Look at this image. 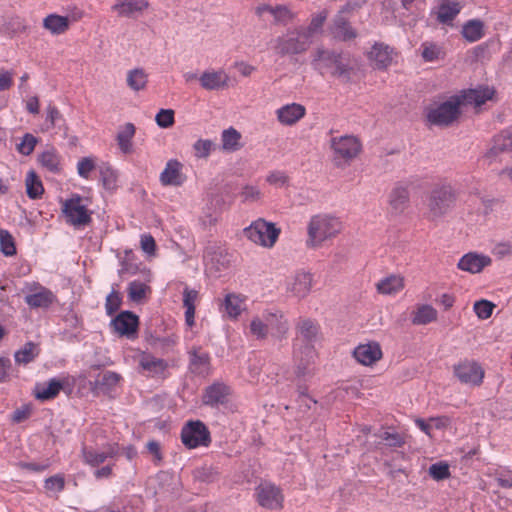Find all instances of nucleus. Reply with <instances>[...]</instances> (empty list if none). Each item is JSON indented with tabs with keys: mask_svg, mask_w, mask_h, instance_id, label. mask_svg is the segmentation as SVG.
Wrapping results in <instances>:
<instances>
[{
	"mask_svg": "<svg viewBox=\"0 0 512 512\" xmlns=\"http://www.w3.org/2000/svg\"><path fill=\"white\" fill-rule=\"evenodd\" d=\"M319 340V327L311 319H301L296 327L294 339V359L297 363L296 374L305 376L310 372V365L313 362L316 351L315 343Z\"/></svg>",
	"mask_w": 512,
	"mask_h": 512,
	"instance_id": "obj_1",
	"label": "nucleus"
},
{
	"mask_svg": "<svg viewBox=\"0 0 512 512\" xmlns=\"http://www.w3.org/2000/svg\"><path fill=\"white\" fill-rule=\"evenodd\" d=\"M343 224L340 218L330 213L313 215L307 224L306 244L310 248H320L323 243L341 233Z\"/></svg>",
	"mask_w": 512,
	"mask_h": 512,
	"instance_id": "obj_2",
	"label": "nucleus"
},
{
	"mask_svg": "<svg viewBox=\"0 0 512 512\" xmlns=\"http://www.w3.org/2000/svg\"><path fill=\"white\" fill-rule=\"evenodd\" d=\"M289 330V323L283 313L277 309L265 310L255 315L250 322V333L257 339H265L269 335L282 339Z\"/></svg>",
	"mask_w": 512,
	"mask_h": 512,
	"instance_id": "obj_3",
	"label": "nucleus"
},
{
	"mask_svg": "<svg viewBox=\"0 0 512 512\" xmlns=\"http://www.w3.org/2000/svg\"><path fill=\"white\" fill-rule=\"evenodd\" d=\"M89 198L82 197L79 194H72L70 198L62 202V213L66 222L73 226H83L91 221V211L89 210Z\"/></svg>",
	"mask_w": 512,
	"mask_h": 512,
	"instance_id": "obj_4",
	"label": "nucleus"
},
{
	"mask_svg": "<svg viewBox=\"0 0 512 512\" xmlns=\"http://www.w3.org/2000/svg\"><path fill=\"white\" fill-rule=\"evenodd\" d=\"M244 236L256 245L271 248L276 243L280 229L274 223L257 219L243 231Z\"/></svg>",
	"mask_w": 512,
	"mask_h": 512,
	"instance_id": "obj_5",
	"label": "nucleus"
},
{
	"mask_svg": "<svg viewBox=\"0 0 512 512\" xmlns=\"http://www.w3.org/2000/svg\"><path fill=\"white\" fill-rule=\"evenodd\" d=\"M304 28L289 30L277 39L276 50L281 55H295L305 52L312 43Z\"/></svg>",
	"mask_w": 512,
	"mask_h": 512,
	"instance_id": "obj_6",
	"label": "nucleus"
},
{
	"mask_svg": "<svg viewBox=\"0 0 512 512\" xmlns=\"http://www.w3.org/2000/svg\"><path fill=\"white\" fill-rule=\"evenodd\" d=\"M460 102L457 96L449 98L447 101L431 107L427 111L429 123L437 126H447L457 119L460 113Z\"/></svg>",
	"mask_w": 512,
	"mask_h": 512,
	"instance_id": "obj_7",
	"label": "nucleus"
},
{
	"mask_svg": "<svg viewBox=\"0 0 512 512\" xmlns=\"http://www.w3.org/2000/svg\"><path fill=\"white\" fill-rule=\"evenodd\" d=\"M83 17V11L74 9L69 15H59L50 13L42 20L43 28L52 36H59L66 33L71 23L80 20Z\"/></svg>",
	"mask_w": 512,
	"mask_h": 512,
	"instance_id": "obj_8",
	"label": "nucleus"
},
{
	"mask_svg": "<svg viewBox=\"0 0 512 512\" xmlns=\"http://www.w3.org/2000/svg\"><path fill=\"white\" fill-rule=\"evenodd\" d=\"M181 439L187 448L194 449L200 446H208L210 433L201 421H190L182 428Z\"/></svg>",
	"mask_w": 512,
	"mask_h": 512,
	"instance_id": "obj_9",
	"label": "nucleus"
},
{
	"mask_svg": "<svg viewBox=\"0 0 512 512\" xmlns=\"http://www.w3.org/2000/svg\"><path fill=\"white\" fill-rule=\"evenodd\" d=\"M454 193L450 186L443 185L435 188L429 200V213L433 219L442 217L453 206Z\"/></svg>",
	"mask_w": 512,
	"mask_h": 512,
	"instance_id": "obj_10",
	"label": "nucleus"
},
{
	"mask_svg": "<svg viewBox=\"0 0 512 512\" xmlns=\"http://www.w3.org/2000/svg\"><path fill=\"white\" fill-rule=\"evenodd\" d=\"M258 504L266 509H279L283 504V494L281 490L271 482H261L255 490Z\"/></svg>",
	"mask_w": 512,
	"mask_h": 512,
	"instance_id": "obj_11",
	"label": "nucleus"
},
{
	"mask_svg": "<svg viewBox=\"0 0 512 512\" xmlns=\"http://www.w3.org/2000/svg\"><path fill=\"white\" fill-rule=\"evenodd\" d=\"M454 373L459 381L470 386H479L483 382L484 370L475 361H463L454 367Z\"/></svg>",
	"mask_w": 512,
	"mask_h": 512,
	"instance_id": "obj_12",
	"label": "nucleus"
},
{
	"mask_svg": "<svg viewBox=\"0 0 512 512\" xmlns=\"http://www.w3.org/2000/svg\"><path fill=\"white\" fill-rule=\"evenodd\" d=\"M230 77L224 69H205L199 75V84L204 90L219 91L229 86Z\"/></svg>",
	"mask_w": 512,
	"mask_h": 512,
	"instance_id": "obj_13",
	"label": "nucleus"
},
{
	"mask_svg": "<svg viewBox=\"0 0 512 512\" xmlns=\"http://www.w3.org/2000/svg\"><path fill=\"white\" fill-rule=\"evenodd\" d=\"M331 147L336 157L345 160H350L356 157L361 150V144L359 140L356 137L350 135L332 138Z\"/></svg>",
	"mask_w": 512,
	"mask_h": 512,
	"instance_id": "obj_14",
	"label": "nucleus"
},
{
	"mask_svg": "<svg viewBox=\"0 0 512 512\" xmlns=\"http://www.w3.org/2000/svg\"><path fill=\"white\" fill-rule=\"evenodd\" d=\"M138 317L130 311H123L112 321L111 326L116 334L133 338L137 333Z\"/></svg>",
	"mask_w": 512,
	"mask_h": 512,
	"instance_id": "obj_15",
	"label": "nucleus"
},
{
	"mask_svg": "<svg viewBox=\"0 0 512 512\" xmlns=\"http://www.w3.org/2000/svg\"><path fill=\"white\" fill-rule=\"evenodd\" d=\"M277 121L283 126H293L306 115V108L300 103H288L275 111Z\"/></svg>",
	"mask_w": 512,
	"mask_h": 512,
	"instance_id": "obj_16",
	"label": "nucleus"
},
{
	"mask_svg": "<svg viewBox=\"0 0 512 512\" xmlns=\"http://www.w3.org/2000/svg\"><path fill=\"white\" fill-rule=\"evenodd\" d=\"M382 349L378 342L359 344L353 351L355 360L364 366H371L382 358Z\"/></svg>",
	"mask_w": 512,
	"mask_h": 512,
	"instance_id": "obj_17",
	"label": "nucleus"
},
{
	"mask_svg": "<svg viewBox=\"0 0 512 512\" xmlns=\"http://www.w3.org/2000/svg\"><path fill=\"white\" fill-rule=\"evenodd\" d=\"M29 290L33 293L25 296V302L31 308H48L56 300L52 291L37 283L31 284Z\"/></svg>",
	"mask_w": 512,
	"mask_h": 512,
	"instance_id": "obj_18",
	"label": "nucleus"
},
{
	"mask_svg": "<svg viewBox=\"0 0 512 512\" xmlns=\"http://www.w3.org/2000/svg\"><path fill=\"white\" fill-rule=\"evenodd\" d=\"M312 287V275L309 272L298 271L286 281V289L298 298L306 297Z\"/></svg>",
	"mask_w": 512,
	"mask_h": 512,
	"instance_id": "obj_19",
	"label": "nucleus"
},
{
	"mask_svg": "<svg viewBox=\"0 0 512 512\" xmlns=\"http://www.w3.org/2000/svg\"><path fill=\"white\" fill-rule=\"evenodd\" d=\"M185 180L183 164L177 159L168 160L159 176V181L163 186H181Z\"/></svg>",
	"mask_w": 512,
	"mask_h": 512,
	"instance_id": "obj_20",
	"label": "nucleus"
},
{
	"mask_svg": "<svg viewBox=\"0 0 512 512\" xmlns=\"http://www.w3.org/2000/svg\"><path fill=\"white\" fill-rule=\"evenodd\" d=\"M118 451L117 444H108L100 450L83 447L82 456L86 464L95 467L104 463L107 459L115 457L118 454Z\"/></svg>",
	"mask_w": 512,
	"mask_h": 512,
	"instance_id": "obj_21",
	"label": "nucleus"
},
{
	"mask_svg": "<svg viewBox=\"0 0 512 512\" xmlns=\"http://www.w3.org/2000/svg\"><path fill=\"white\" fill-rule=\"evenodd\" d=\"M491 264V258L484 254H478L474 252H469L463 255L457 266L460 270L477 274L480 273L485 267Z\"/></svg>",
	"mask_w": 512,
	"mask_h": 512,
	"instance_id": "obj_22",
	"label": "nucleus"
},
{
	"mask_svg": "<svg viewBox=\"0 0 512 512\" xmlns=\"http://www.w3.org/2000/svg\"><path fill=\"white\" fill-rule=\"evenodd\" d=\"M389 213L394 216L403 214L409 207V191L404 185H396L389 194Z\"/></svg>",
	"mask_w": 512,
	"mask_h": 512,
	"instance_id": "obj_23",
	"label": "nucleus"
},
{
	"mask_svg": "<svg viewBox=\"0 0 512 512\" xmlns=\"http://www.w3.org/2000/svg\"><path fill=\"white\" fill-rule=\"evenodd\" d=\"M149 6L147 0H115L112 10L120 17L133 18Z\"/></svg>",
	"mask_w": 512,
	"mask_h": 512,
	"instance_id": "obj_24",
	"label": "nucleus"
},
{
	"mask_svg": "<svg viewBox=\"0 0 512 512\" xmlns=\"http://www.w3.org/2000/svg\"><path fill=\"white\" fill-rule=\"evenodd\" d=\"M493 93L494 91L489 87H480L478 89L463 91L460 95L456 96L461 106L471 105L474 107H480L487 100L492 98Z\"/></svg>",
	"mask_w": 512,
	"mask_h": 512,
	"instance_id": "obj_25",
	"label": "nucleus"
},
{
	"mask_svg": "<svg viewBox=\"0 0 512 512\" xmlns=\"http://www.w3.org/2000/svg\"><path fill=\"white\" fill-rule=\"evenodd\" d=\"M245 297L236 293L225 295L221 303V311L230 320H236L245 310Z\"/></svg>",
	"mask_w": 512,
	"mask_h": 512,
	"instance_id": "obj_26",
	"label": "nucleus"
},
{
	"mask_svg": "<svg viewBox=\"0 0 512 512\" xmlns=\"http://www.w3.org/2000/svg\"><path fill=\"white\" fill-rule=\"evenodd\" d=\"M376 290L385 296H394L404 289L405 279L400 274H390L376 283Z\"/></svg>",
	"mask_w": 512,
	"mask_h": 512,
	"instance_id": "obj_27",
	"label": "nucleus"
},
{
	"mask_svg": "<svg viewBox=\"0 0 512 512\" xmlns=\"http://www.w3.org/2000/svg\"><path fill=\"white\" fill-rule=\"evenodd\" d=\"M136 133V127L133 123H125L118 128L116 141L118 148L122 154L128 155L133 153V138Z\"/></svg>",
	"mask_w": 512,
	"mask_h": 512,
	"instance_id": "obj_28",
	"label": "nucleus"
},
{
	"mask_svg": "<svg viewBox=\"0 0 512 512\" xmlns=\"http://www.w3.org/2000/svg\"><path fill=\"white\" fill-rule=\"evenodd\" d=\"M63 381L52 378L47 382L37 383L34 387V395L36 399L47 401L55 398L63 388Z\"/></svg>",
	"mask_w": 512,
	"mask_h": 512,
	"instance_id": "obj_29",
	"label": "nucleus"
},
{
	"mask_svg": "<svg viewBox=\"0 0 512 512\" xmlns=\"http://www.w3.org/2000/svg\"><path fill=\"white\" fill-rule=\"evenodd\" d=\"M394 51L382 43L375 44L369 52V59L378 69L387 68L393 61Z\"/></svg>",
	"mask_w": 512,
	"mask_h": 512,
	"instance_id": "obj_30",
	"label": "nucleus"
},
{
	"mask_svg": "<svg viewBox=\"0 0 512 512\" xmlns=\"http://www.w3.org/2000/svg\"><path fill=\"white\" fill-rule=\"evenodd\" d=\"M462 4L455 0H445L440 3L437 10V20L441 24L450 25L462 9Z\"/></svg>",
	"mask_w": 512,
	"mask_h": 512,
	"instance_id": "obj_31",
	"label": "nucleus"
},
{
	"mask_svg": "<svg viewBox=\"0 0 512 512\" xmlns=\"http://www.w3.org/2000/svg\"><path fill=\"white\" fill-rule=\"evenodd\" d=\"M199 298V292L186 286L183 290V307L185 308V323L188 327L195 324L196 302Z\"/></svg>",
	"mask_w": 512,
	"mask_h": 512,
	"instance_id": "obj_32",
	"label": "nucleus"
},
{
	"mask_svg": "<svg viewBox=\"0 0 512 512\" xmlns=\"http://www.w3.org/2000/svg\"><path fill=\"white\" fill-rule=\"evenodd\" d=\"M230 394V388L223 383H214L206 389L204 394V403L211 406H217L223 404L228 395Z\"/></svg>",
	"mask_w": 512,
	"mask_h": 512,
	"instance_id": "obj_33",
	"label": "nucleus"
},
{
	"mask_svg": "<svg viewBox=\"0 0 512 512\" xmlns=\"http://www.w3.org/2000/svg\"><path fill=\"white\" fill-rule=\"evenodd\" d=\"M148 77V73L143 68H133L127 72V86L134 92L142 91L148 84Z\"/></svg>",
	"mask_w": 512,
	"mask_h": 512,
	"instance_id": "obj_34",
	"label": "nucleus"
},
{
	"mask_svg": "<svg viewBox=\"0 0 512 512\" xmlns=\"http://www.w3.org/2000/svg\"><path fill=\"white\" fill-rule=\"evenodd\" d=\"M461 35L470 42L479 41L484 36V23L479 19H471L462 26Z\"/></svg>",
	"mask_w": 512,
	"mask_h": 512,
	"instance_id": "obj_35",
	"label": "nucleus"
},
{
	"mask_svg": "<svg viewBox=\"0 0 512 512\" xmlns=\"http://www.w3.org/2000/svg\"><path fill=\"white\" fill-rule=\"evenodd\" d=\"M26 194L30 199H39L44 193L43 183L34 170H29L25 177Z\"/></svg>",
	"mask_w": 512,
	"mask_h": 512,
	"instance_id": "obj_36",
	"label": "nucleus"
},
{
	"mask_svg": "<svg viewBox=\"0 0 512 512\" xmlns=\"http://www.w3.org/2000/svg\"><path fill=\"white\" fill-rule=\"evenodd\" d=\"M40 165L51 173H59L61 171V160L59 154L54 148L43 151L38 156Z\"/></svg>",
	"mask_w": 512,
	"mask_h": 512,
	"instance_id": "obj_37",
	"label": "nucleus"
},
{
	"mask_svg": "<svg viewBox=\"0 0 512 512\" xmlns=\"http://www.w3.org/2000/svg\"><path fill=\"white\" fill-rule=\"evenodd\" d=\"M421 56L425 62H434L444 58L445 50L440 43L425 41L421 44Z\"/></svg>",
	"mask_w": 512,
	"mask_h": 512,
	"instance_id": "obj_38",
	"label": "nucleus"
},
{
	"mask_svg": "<svg viewBox=\"0 0 512 512\" xmlns=\"http://www.w3.org/2000/svg\"><path fill=\"white\" fill-rule=\"evenodd\" d=\"M141 368L150 375H160L166 369V363L150 354H142L139 360Z\"/></svg>",
	"mask_w": 512,
	"mask_h": 512,
	"instance_id": "obj_39",
	"label": "nucleus"
},
{
	"mask_svg": "<svg viewBox=\"0 0 512 512\" xmlns=\"http://www.w3.org/2000/svg\"><path fill=\"white\" fill-rule=\"evenodd\" d=\"M240 140L241 134L236 129H225L221 135L222 149L226 152H235L242 147Z\"/></svg>",
	"mask_w": 512,
	"mask_h": 512,
	"instance_id": "obj_40",
	"label": "nucleus"
},
{
	"mask_svg": "<svg viewBox=\"0 0 512 512\" xmlns=\"http://www.w3.org/2000/svg\"><path fill=\"white\" fill-rule=\"evenodd\" d=\"M148 278L146 282L140 280H134L129 283L128 286V296L129 299L133 302H141L150 291V287L148 282L150 281V272L147 273Z\"/></svg>",
	"mask_w": 512,
	"mask_h": 512,
	"instance_id": "obj_41",
	"label": "nucleus"
},
{
	"mask_svg": "<svg viewBox=\"0 0 512 512\" xmlns=\"http://www.w3.org/2000/svg\"><path fill=\"white\" fill-rule=\"evenodd\" d=\"M437 318V311L431 305L424 304L415 310L412 323L415 325H425L433 322Z\"/></svg>",
	"mask_w": 512,
	"mask_h": 512,
	"instance_id": "obj_42",
	"label": "nucleus"
},
{
	"mask_svg": "<svg viewBox=\"0 0 512 512\" xmlns=\"http://www.w3.org/2000/svg\"><path fill=\"white\" fill-rule=\"evenodd\" d=\"M332 33L334 37L342 40H349L355 37V32L341 15L335 18Z\"/></svg>",
	"mask_w": 512,
	"mask_h": 512,
	"instance_id": "obj_43",
	"label": "nucleus"
},
{
	"mask_svg": "<svg viewBox=\"0 0 512 512\" xmlns=\"http://www.w3.org/2000/svg\"><path fill=\"white\" fill-rule=\"evenodd\" d=\"M335 62H337V56L322 49L316 51L313 59V65L322 73Z\"/></svg>",
	"mask_w": 512,
	"mask_h": 512,
	"instance_id": "obj_44",
	"label": "nucleus"
},
{
	"mask_svg": "<svg viewBox=\"0 0 512 512\" xmlns=\"http://www.w3.org/2000/svg\"><path fill=\"white\" fill-rule=\"evenodd\" d=\"M38 355V348L35 344L26 343L20 350H18L14 357L18 364H28Z\"/></svg>",
	"mask_w": 512,
	"mask_h": 512,
	"instance_id": "obj_45",
	"label": "nucleus"
},
{
	"mask_svg": "<svg viewBox=\"0 0 512 512\" xmlns=\"http://www.w3.org/2000/svg\"><path fill=\"white\" fill-rule=\"evenodd\" d=\"M63 120L62 114L60 111L52 105H49L46 108V119L44 124L41 126L40 130L42 132H47L52 128L56 127L60 121Z\"/></svg>",
	"mask_w": 512,
	"mask_h": 512,
	"instance_id": "obj_46",
	"label": "nucleus"
},
{
	"mask_svg": "<svg viewBox=\"0 0 512 512\" xmlns=\"http://www.w3.org/2000/svg\"><path fill=\"white\" fill-rule=\"evenodd\" d=\"M96 168V158L93 156L83 157L77 162V173L83 179H89Z\"/></svg>",
	"mask_w": 512,
	"mask_h": 512,
	"instance_id": "obj_47",
	"label": "nucleus"
},
{
	"mask_svg": "<svg viewBox=\"0 0 512 512\" xmlns=\"http://www.w3.org/2000/svg\"><path fill=\"white\" fill-rule=\"evenodd\" d=\"M326 18L327 12L325 10H322L312 17L309 26L306 29H304L306 33H309V37L312 40L315 35L319 34L322 31V27L324 22L326 21Z\"/></svg>",
	"mask_w": 512,
	"mask_h": 512,
	"instance_id": "obj_48",
	"label": "nucleus"
},
{
	"mask_svg": "<svg viewBox=\"0 0 512 512\" xmlns=\"http://www.w3.org/2000/svg\"><path fill=\"white\" fill-rule=\"evenodd\" d=\"M0 251L5 256H13L16 254L14 238L4 229H0Z\"/></svg>",
	"mask_w": 512,
	"mask_h": 512,
	"instance_id": "obj_49",
	"label": "nucleus"
},
{
	"mask_svg": "<svg viewBox=\"0 0 512 512\" xmlns=\"http://www.w3.org/2000/svg\"><path fill=\"white\" fill-rule=\"evenodd\" d=\"M494 308L495 304L485 299L478 300L473 305V311L480 320L490 318Z\"/></svg>",
	"mask_w": 512,
	"mask_h": 512,
	"instance_id": "obj_50",
	"label": "nucleus"
},
{
	"mask_svg": "<svg viewBox=\"0 0 512 512\" xmlns=\"http://www.w3.org/2000/svg\"><path fill=\"white\" fill-rule=\"evenodd\" d=\"M99 173L103 186L106 189H114L116 186L117 176L115 171L108 164H102L99 167Z\"/></svg>",
	"mask_w": 512,
	"mask_h": 512,
	"instance_id": "obj_51",
	"label": "nucleus"
},
{
	"mask_svg": "<svg viewBox=\"0 0 512 512\" xmlns=\"http://www.w3.org/2000/svg\"><path fill=\"white\" fill-rule=\"evenodd\" d=\"M37 143L38 140L34 135L26 133L17 145V150L20 154L28 156L34 151Z\"/></svg>",
	"mask_w": 512,
	"mask_h": 512,
	"instance_id": "obj_52",
	"label": "nucleus"
},
{
	"mask_svg": "<svg viewBox=\"0 0 512 512\" xmlns=\"http://www.w3.org/2000/svg\"><path fill=\"white\" fill-rule=\"evenodd\" d=\"M429 475L436 481L444 480L450 476L449 465L438 462L429 467Z\"/></svg>",
	"mask_w": 512,
	"mask_h": 512,
	"instance_id": "obj_53",
	"label": "nucleus"
},
{
	"mask_svg": "<svg viewBox=\"0 0 512 512\" xmlns=\"http://www.w3.org/2000/svg\"><path fill=\"white\" fill-rule=\"evenodd\" d=\"M157 125L161 128H169L174 124V111L161 109L155 116Z\"/></svg>",
	"mask_w": 512,
	"mask_h": 512,
	"instance_id": "obj_54",
	"label": "nucleus"
},
{
	"mask_svg": "<svg viewBox=\"0 0 512 512\" xmlns=\"http://www.w3.org/2000/svg\"><path fill=\"white\" fill-rule=\"evenodd\" d=\"M213 143L211 140L208 139H199L197 140L194 145V153L197 158H207L212 149Z\"/></svg>",
	"mask_w": 512,
	"mask_h": 512,
	"instance_id": "obj_55",
	"label": "nucleus"
},
{
	"mask_svg": "<svg viewBox=\"0 0 512 512\" xmlns=\"http://www.w3.org/2000/svg\"><path fill=\"white\" fill-rule=\"evenodd\" d=\"M140 247L148 258L156 256V243L150 234L141 235Z\"/></svg>",
	"mask_w": 512,
	"mask_h": 512,
	"instance_id": "obj_56",
	"label": "nucleus"
},
{
	"mask_svg": "<svg viewBox=\"0 0 512 512\" xmlns=\"http://www.w3.org/2000/svg\"><path fill=\"white\" fill-rule=\"evenodd\" d=\"M275 22L286 24L293 19V13L284 5L274 7L273 15Z\"/></svg>",
	"mask_w": 512,
	"mask_h": 512,
	"instance_id": "obj_57",
	"label": "nucleus"
},
{
	"mask_svg": "<svg viewBox=\"0 0 512 512\" xmlns=\"http://www.w3.org/2000/svg\"><path fill=\"white\" fill-rule=\"evenodd\" d=\"M121 305V297L116 291H111L106 297L105 308L108 315L116 312Z\"/></svg>",
	"mask_w": 512,
	"mask_h": 512,
	"instance_id": "obj_58",
	"label": "nucleus"
},
{
	"mask_svg": "<svg viewBox=\"0 0 512 512\" xmlns=\"http://www.w3.org/2000/svg\"><path fill=\"white\" fill-rule=\"evenodd\" d=\"M266 181L275 187H284L288 182V177L282 171H273L267 175Z\"/></svg>",
	"mask_w": 512,
	"mask_h": 512,
	"instance_id": "obj_59",
	"label": "nucleus"
},
{
	"mask_svg": "<svg viewBox=\"0 0 512 512\" xmlns=\"http://www.w3.org/2000/svg\"><path fill=\"white\" fill-rule=\"evenodd\" d=\"M64 484V478L55 475L45 480V489L49 492L58 493L64 488Z\"/></svg>",
	"mask_w": 512,
	"mask_h": 512,
	"instance_id": "obj_60",
	"label": "nucleus"
},
{
	"mask_svg": "<svg viewBox=\"0 0 512 512\" xmlns=\"http://www.w3.org/2000/svg\"><path fill=\"white\" fill-rule=\"evenodd\" d=\"M120 380V374L113 371H106L101 378L100 384L106 389H112L120 382Z\"/></svg>",
	"mask_w": 512,
	"mask_h": 512,
	"instance_id": "obj_61",
	"label": "nucleus"
},
{
	"mask_svg": "<svg viewBox=\"0 0 512 512\" xmlns=\"http://www.w3.org/2000/svg\"><path fill=\"white\" fill-rule=\"evenodd\" d=\"M512 149V137L508 133H504L495 140L492 151H505Z\"/></svg>",
	"mask_w": 512,
	"mask_h": 512,
	"instance_id": "obj_62",
	"label": "nucleus"
},
{
	"mask_svg": "<svg viewBox=\"0 0 512 512\" xmlns=\"http://www.w3.org/2000/svg\"><path fill=\"white\" fill-rule=\"evenodd\" d=\"M241 196L244 201L253 202L261 198V191L257 186L246 185L242 189Z\"/></svg>",
	"mask_w": 512,
	"mask_h": 512,
	"instance_id": "obj_63",
	"label": "nucleus"
},
{
	"mask_svg": "<svg viewBox=\"0 0 512 512\" xmlns=\"http://www.w3.org/2000/svg\"><path fill=\"white\" fill-rule=\"evenodd\" d=\"M493 253L500 258L510 255L512 254V245L509 242L498 243L493 248Z\"/></svg>",
	"mask_w": 512,
	"mask_h": 512,
	"instance_id": "obj_64",
	"label": "nucleus"
}]
</instances>
